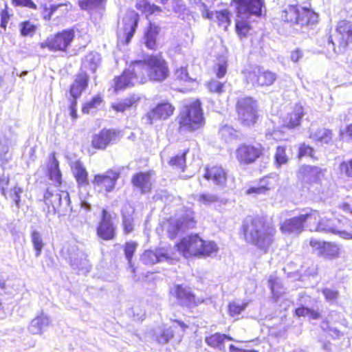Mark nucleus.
<instances>
[{
	"label": "nucleus",
	"instance_id": "obj_25",
	"mask_svg": "<svg viewBox=\"0 0 352 352\" xmlns=\"http://www.w3.org/2000/svg\"><path fill=\"white\" fill-rule=\"evenodd\" d=\"M131 183L141 193H146L151 188V174L148 172H139L132 176Z\"/></svg>",
	"mask_w": 352,
	"mask_h": 352
},
{
	"label": "nucleus",
	"instance_id": "obj_43",
	"mask_svg": "<svg viewBox=\"0 0 352 352\" xmlns=\"http://www.w3.org/2000/svg\"><path fill=\"white\" fill-rule=\"evenodd\" d=\"M174 331L172 327L163 329H158L155 333L156 341L161 344L168 343L173 337Z\"/></svg>",
	"mask_w": 352,
	"mask_h": 352
},
{
	"label": "nucleus",
	"instance_id": "obj_27",
	"mask_svg": "<svg viewBox=\"0 0 352 352\" xmlns=\"http://www.w3.org/2000/svg\"><path fill=\"white\" fill-rule=\"evenodd\" d=\"M89 76L85 72H80L70 86L69 96L79 98L83 91L87 87Z\"/></svg>",
	"mask_w": 352,
	"mask_h": 352
},
{
	"label": "nucleus",
	"instance_id": "obj_35",
	"mask_svg": "<svg viewBox=\"0 0 352 352\" xmlns=\"http://www.w3.org/2000/svg\"><path fill=\"white\" fill-rule=\"evenodd\" d=\"M73 173L76 182L80 186H85L88 184V173L80 161H76L72 166Z\"/></svg>",
	"mask_w": 352,
	"mask_h": 352
},
{
	"label": "nucleus",
	"instance_id": "obj_3",
	"mask_svg": "<svg viewBox=\"0 0 352 352\" xmlns=\"http://www.w3.org/2000/svg\"><path fill=\"white\" fill-rule=\"evenodd\" d=\"M232 3L235 5L238 17L241 19L236 21V32L241 36H245L250 30V25L244 19L252 15L261 16L263 0H233Z\"/></svg>",
	"mask_w": 352,
	"mask_h": 352
},
{
	"label": "nucleus",
	"instance_id": "obj_28",
	"mask_svg": "<svg viewBox=\"0 0 352 352\" xmlns=\"http://www.w3.org/2000/svg\"><path fill=\"white\" fill-rule=\"evenodd\" d=\"M302 217L300 215L285 220L280 225V230L285 234H298L303 230Z\"/></svg>",
	"mask_w": 352,
	"mask_h": 352
},
{
	"label": "nucleus",
	"instance_id": "obj_4",
	"mask_svg": "<svg viewBox=\"0 0 352 352\" xmlns=\"http://www.w3.org/2000/svg\"><path fill=\"white\" fill-rule=\"evenodd\" d=\"M133 71H139L140 74L146 73L147 76L155 81H162L168 74L164 60L157 56H149L144 61H135L133 63Z\"/></svg>",
	"mask_w": 352,
	"mask_h": 352
},
{
	"label": "nucleus",
	"instance_id": "obj_33",
	"mask_svg": "<svg viewBox=\"0 0 352 352\" xmlns=\"http://www.w3.org/2000/svg\"><path fill=\"white\" fill-rule=\"evenodd\" d=\"M225 340H234L226 334H221L219 333H216L210 336H208L205 338V342L206 344L213 348H218L219 350L224 351V341Z\"/></svg>",
	"mask_w": 352,
	"mask_h": 352
},
{
	"label": "nucleus",
	"instance_id": "obj_31",
	"mask_svg": "<svg viewBox=\"0 0 352 352\" xmlns=\"http://www.w3.org/2000/svg\"><path fill=\"white\" fill-rule=\"evenodd\" d=\"M50 324V318L47 316L41 314L32 320L28 330L32 334H41Z\"/></svg>",
	"mask_w": 352,
	"mask_h": 352
},
{
	"label": "nucleus",
	"instance_id": "obj_12",
	"mask_svg": "<svg viewBox=\"0 0 352 352\" xmlns=\"http://www.w3.org/2000/svg\"><path fill=\"white\" fill-rule=\"evenodd\" d=\"M74 38L73 30H64L54 36L49 37L40 44L42 49L47 47L51 51H65Z\"/></svg>",
	"mask_w": 352,
	"mask_h": 352
},
{
	"label": "nucleus",
	"instance_id": "obj_9",
	"mask_svg": "<svg viewBox=\"0 0 352 352\" xmlns=\"http://www.w3.org/2000/svg\"><path fill=\"white\" fill-rule=\"evenodd\" d=\"M320 167L309 165L302 166L300 172L304 175V179L313 182L311 185V190L318 195L320 199H323L329 194V188L327 181H323L324 172Z\"/></svg>",
	"mask_w": 352,
	"mask_h": 352
},
{
	"label": "nucleus",
	"instance_id": "obj_55",
	"mask_svg": "<svg viewBox=\"0 0 352 352\" xmlns=\"http://www.w3.org/2000/svg\"><path fill=\"white\" fill-rule=\"evenodd\" d=\"M248 306L247 302L239 305L236 302H231L229 304V312L231 316H238Z\"/></svg>",
	"mask_w": 352,
	"mask_h": 352
},
{
	"label": "nucleus",
	"instance_id": "obj_58",
	"mask_svg": "<svg viewBox=\"0 0 352 352\" xmlns=\"http://www.w3.org/2000/svg\"><path fill=\"white\" fill-rule=\"evenodd\" d=\"M137 243L135 242H127L124 247V254L129 263L131 264L132 256L136 250Z\"/></svg>",
	"mask_w": 352,
	"mask_h": 352
},
{
	"label": "nucleus",
	"instance_id": "obj_21",
	"mask_svg": "<svg viewBox=\"0 0 352 352\" xmlns=\"http://www.w3.org/2000/svg\"><path fill=\"white\" fill-rule=\"evenodd\" d=\"M139 21V14L134 10L126 12L125 16L122 19L123 32L126 36V43H129L133 36L138 26Z\"/></svg>",
	"mask_w": 352,
	"mask_h": 352
},
{
	"label": "nucleus",
	"instance_id": "obj_63",
	"mask_svg": "<svg viewBox=\"0 0 352 352\" xmlns=\"http://www.w3.org/2000/svg\"><path fill=\"white\" fill-rule=\"evenodd\" d=\"M48 173L59 169V163L55 157L54 154H52L50 158L47 165Z\"/></svg>",
	"mask_w": 352,
	"mask_h": 352
},
{
	"label": "nucleus",
	"instance_id": "obj_32",
	"mask_svg": "<svg viewBox=\"0 0 352 352\" xmlns=\"http://www.w3.org/2000/svg\"><path fill=\"white\" fill-rule=\"evenodd\" d=\"M296 24L302 26L314 24L317 22L318 15L309 9L299 7Z\"/></svg>",
	"mask_w": 352,
	"mask_h": 352
},
{
	"label": "nucleus",
	"instance_id": "obj_29",
	"mask_svg": "<svg viewBox=\"0 0 352 352\" xmlns=\"http://www.w3.org/2000/svg\"><path fill=\"white\" fill-rule=\"evenodd\" d=\"M303 108L300 104H296L292 113H288L283 120L284 126L293 129L300 124L303 116Z\"/></svg>",
	"mask_w": 352,
	"mask_h": 352
},
{
	"label": "nucleus",
	"instance_id": "obj_59",
	"mask_svg": "<svg viewBox=\"0 0 352 352\" xmlns=\"http://www.w3.org/2000/svg\"><path fill=\"white\" fill-rule=\"evenodd\" d=\"M227 61L223 58L222 60H219L217 64V72L216 76L218 78H223L227 72Z\"/></svg>",
	"mask_w": 352,
	"mask_h": 352
},
{
	"label": "nucleus",
	"instance_id": "obj_57",
	"mask_svg": "<svg viewBox=\"0 0 352 352\" xmlns=\"http://www.w3.org/2000/svg\"><path fill=\"white\" fill-rule=\"evenodd\" d=\"M207 87L210 92L221 94L223 91L224 83L212 79L208 82Z\"/></svg>",
	"mask_w": 352,
	"mask_h": 352
},
{
	"label": "nucleus",
	"instance_id": "obj_8",
	"mask_svg": "<svg viewBox=\"0 0 352 352\" xmlns=\"http://www.w3.org/2000/svg\"><path fill=\"white\" fill-rule=\"evenodd\" d=\"M314 230L338 235L344 239H352V222L346 219H321Z\"/></svg>",
	"mask_w": 352,
	"mask_h": 352
},
{
	"label": "nucleus",
	"instance_id": "obj_36",
	"mask_svg": "<svg viewBox=\"0 0 352 352\" xmlns=\"http://www.w3.org/2000/svg\"><path fill=\"white\" fill-rule=\"evenodd\" d=\"M158 34L159 28L150 23L144 37V44L148 49L153 50L155 47Z\"/></svg>",
	"mask_w": 352,
	"mask_h": 352
},
{
	"label": "nucleus",
	"instance_id": "obj_14",
	"mask_svg": "<svg viewBox=\"0 0 352 352\" xmlns=\"http://www.w3.org/2000/svg\"><path fill=\"white\" fill-rule=\"evenodd\" d=\"M68 259L73 269L78 270L82 274L89 272L91 265L87 255L79 249L76 244L69 245L67 250Z\"/></svg>",
	"mask_w": 352,
	"mask_h": 352
},
{
	"label": "nucleus",
	"instance_id": "obj_6",
	"mask_svg": "<svg viewBox=\"0 0 352 352\" xmlns=\"http://www.w3.org/2000/svg\"><path fill=\"white\" fill-rule=\"evenodd\" d=\"M351 43L352 21L341 20L336 25L335 33L328 36L327 47L328 50H332L336 54H341Z\"/></svg>",
	"mask_w": 352,
	"mask_h": 352
},
{
	"label": "nucleus",
	"instance_id": "obj_15",
	"mask_svg": "<svg viewBox=\"0 0 352 352\" xmlns=\"http://www.w3.org/2000/svg\"><path fill=\"white\" fill-rule=\"evenodd\" d=\"M144 74H140L139 71H133V64L125 69L121 76L115 78V91L133 87L136 82L144 83L146 81Z\"/></svg>",
	"mask_w": 352,
	"mask_h": 352
},
{
	"label": "nucleus",
	"instance_id": "obj_7",
	"mask_svg": "<svg viewBox=\"0 0 352 352\" xmlns=\"http://www.w3.org/2000/svg\"><path fill=\"white\" fill-rule=\"evenodd\" d=\"M46 205H51L54 213L65 215L72 211L70 197L68 192L59 190L57 186H50L44 195Z\"/></svg>",
	"mask_w": 352,
	"mask_h": 352
},
{
	"label": "nucleus",
	"instance_id": "obj_47",
	"mask_svg": "<svg viewBox=\"0 0 352 352\" xmlns=\"http://www.w3.org/2000/svg\"><path fill=\"white\" fill-rule=\"evenodd\" d=\"M239 133L232 126L224 125L219 129V135L226 142H230L239 137Z\"/></svg>",
	"mask_w": 352,
	"mask_h": 352
},
{
	"label": "nucleus",
	"instance_id": "obj_54",
	"mask_svg": "<svg viewBox=\"0 0 352 352\" xmlns=\"http://www.w3.org/2000/svg\"><path fill=\"white\" fill-rule=\"evenodd\" d=\"M194 2L197 5L204 18L213 19L214 12L209 11L208 6L204 3L201 2V0H194Z\"/></svg>",
	"mask_w": 352,
	"mask_h": 352
},
{
	"label": "nucleus",
	"instance_id": "obj_16",
	"mask_svg": "<svg viewBox=\"0 0 352 352\" xmlns=\"http://www.w3.org/2000/svg\"><path fill=\"white\" fill-rule=\"evenodd\" d=\"M175 259V254L170 248H160L155 250H146L141 256L146 265H153L160 262L171 263Z\"/></svg>",
	"mask_w": 352,
	"mask_h": 352
},
{
	"label": "nucleus",
	"instance_id": "obj_56",
	"mask_svg": "<svg viewBox=\"0 0 352 352\" xmlns=\"http://www.w3.org/2000/svg\"><path fill=\"white\" fill-rule=\"evenodd\" d=\"M11 158V154L9 153V148L7 144L0 143V161L2 164H6Z\"/></svg>",
	"mask_w": 352,
	"mask_h": 352
},
{
	"label": "nucleus",
	"instance_id": "obj_48",
	"mask_svg": "<svg viewBox=\"0 0 352 352\" xmlns=\"http://www.w3.org/2000/svg\"><path fill=\"white\" fill-rule=\"evenodd\" d=\"M268 284L274 296L277 297L283 292L280 280L276 276L271 275L268 280Z\"/></svg>",
	"mask_w": 352,
	"mask_h": 352
},
{
	"label": "nucleus",
	"instance_id": "obj_5",
	"mask_svg": "<svg viewBox=\"0 0 352 352\" xmlns=\"http://www.w3.org/2000/svg\"><path fill=\"white\" fill-rule=\"evenodd\" d=\"M180 132L194 131L204 124L201 104L199 100L184 107L179 116Z\"/></svg>",
	"mask_w": 352,
	"mask_h": 352
},
{
	"label": "nucleus",
	"instance_id": "obj_61",
	"mask_svg": "<svg viewBox=\"0 0 352 352\" xmlns=\"http://www.w3.org/2000/svg\"><path fill=\"white\" fill-rule=\"evenodd\" d=\"M175 76L177 79L184 81L188 82L191 80V78L188 76V74L186 67H181L175 71Z\"/></svg>",
	"mask_w": 352,
	"mask_h": 352
},
{
	"label": "nucleus",
	"instance_id": "obj_51",
	"mask_svg": "<svg viewBox=\"0 0 352 352\" xmlns=\"http://www.w3.org/2000/svg\"><path fill=\"white\" fill-rule=\"evenodd\" d=\"M23 192V188L16 186L10 190L9 196L14 201L17 209L21 207V196Z\"/></svg>",
	"mask_w": 352,
	"mask_h": 352
},
{
	"label": "nucleus",
	"instance_id": "obj_22",
	"mask_svg": "<svg viewBox=\"0 0 352 352\" xmlns=\"http://www.w3.org/2000/svg\"><path fill=\"white\" fill-rule=\"evenodd\" d=\"M194 221L192 217L186 215L179 219H171L168 224V233L170 239H174L179 232H183L186 229L192 228Z\"/></svg>",
	"mask_w": 352,
	"mask_h": 352
},
{
	"label": "nucleus",
	"instance_id": "obj_13",
	"mask_svg": "<svg viewBox=\"0 0 352 352\" xmlns=\"http://www.w3.org/2000/svg\"><path fill=\"white\" fill-rule=\"evenodd\" d=\"M263 152L261 144H241L235 151V156L240 164L248 165L254 163Z\"/></svg>",
	"mask_w": 352,
	"mask_h": 352
},
{
	"label": "nucleus",
	"instance_id": "obj_26",
	"mask_svg": "<svg viewBox=\"0 0 352 352\" xmlns=\"http://www.w3.org/2000/svg\"><path fill=\"white\" fill-rule=\"evenodd\" d=\"M170 292L176 296L178 302L182 305L190 306L195 303V296L188 287H184L182 285H177L171 289Z\"/></svg>",
	"mask_w": 352,
	"mask_h": 352
},
{
	"label": "nucleus",
	"instance_id": "obj_62",
	"mask_svg": "<svg viewBox=\"0 0 352 352\" xmlns=\"http://www.w3.org/2000/svg\"><path fill=\"white\" fill-rule=\"evenodd\" d=\"M13 5L16 6H22L36 10V5L32 1V0H12Z\"/></svg>",
	"mask_w": 352,
	"mask_h": 352
},
{
	"label": "nucleus",
	"instance_id": "obj_50",
	"mask_svg": "<svg viewBox=\"0 0 352 352\" xmlns=\"http://www.w3.org/2000/svg\"><path fill=\"white\" fill-rule=\"evenodd\" d=\"M188 150L184 151L181 154L176 155L175 156L170 158L169 161V164L173 167H176L178 168L182 169L184 171V168L186 164V155L188 153Z\"/></svg>",
	"mask_w": 352,
	"mask_h": 352
},
{
	"label": "nucleus",
	"instance_id": "obj_20",
	"mask_svg": "<svg viewBox=\"0 0 352 352\" xmlns=\"http://www.w3.org/2000/svg\"><path fill=\"white\" fill-rule=\"evenodd\" d=\"M310 245L314 251L320 256L327 258H333L338 254L339 248L336 244L321 241L315 239H311L309 242Z\"/></svg>",
	"mask_w": 352,
	"mask_h": 352
},
{
	"label": "nucleus",
	"instance_id": "obj_60",
	"mask_svg": "<svg viewBox=\"0 0 352 352\" xmlns=\"http://www.w3.org/2000/svg\"><path fill=\"white\" fill-rule=\"evenodd\" d=\"M299 153H298V157L301 158L302 157L305 156H309L313 157L314 155V148L309 145H307L305 144H302L299 146Z\"/></svg>",
	"mask_w": 352,
	"mask_h": 352
},
{
	"label": "nucleus",
	"instance_id": "obj_39",
	"mask_svg": "<svg viewBox=\"0 0 352 352\" xmlns=\"http://www.w3.org/2000/svg\"><path fill=\"white\" fill-rule=\"evenodd\" d=\"M195 199L200 204L210 206L217 202H222V200L215 194L208 192H201L195 197Z\"/></svg>",
	"mask_w": 352,
	"mask_h": 352
},
{
	"label": "nucleus",
	"instance_id": "obj_37",
	"mask_svg": "<svg viewBox=\"0 0 352 352\" xmlns=\"http://www.w3.org/2000/svg\"><path fill=\"white\" fill-rule=\"evenodd\" d=\"M100 63V55L96 52H91L87 54L82 60V67L95 72Z\"/></svg>",
	"mask_w": 352,
	"mask_h": 352
},
{
	"label": "nucleus",
	"instance_id": "obj_52",
	"mask_svg": "<svg viewBox=\"0 0 352 352\" xmlns=\"http://www.w3.org/2000/svg\"><path fill=\"white\" fill-rule=\"evenodd\" d=\"M295 314L298 317L307 316L311 319H317L319 318V314L318 312L305 307L296 309Z\"/></svg>",
	"mask_w": 352,
	"mask_h": 352
},
{
	"label": "nucleus",
	"instance_id": "obj_23",
	"mask_svg": "<svg viewBox=\"0 0 352 352\" xmlns=\"http://www.w3.org/2000/svg\"><path fill=\"white\" fill-rule=\"evenodd\" d=\"M204 173V178L207 180H211L214 185L224 186L227 179V173L226 170L219 166L206 167Z\"/></svg>",
	"mask_w": 352,
	"mask_h": 352
},
{
	"label": "nucleus",
	"instance_id": "obj_2",
	"mask_svg": "<svg viewBox=\"0 0 352 352\" xmlns=\"http://www.w3.org/2000/svg\"><path fill=\"white\" fill-rule=\"evenodd\" d=\"M177 251L185 258L192 256H211L218 252V247L214 241H204L197 234L182 238L175 244Z\"/></svg>",
	"mask_w": 352,
	"mask_h": 352
},
{
	"label": "nucleus",
	"instance_id": "obj_24",
	"mask_svg": "<svg viewBox=\"0 0 352 352\" xmlns=\"http://www.w3.org/2000/svg\"><path fill=\"white\" fill-rule=\"evenodd\" d=\"M174 109L175 108L170 103L162 102L151 110L147 117L151 123L157 120H165L173 114Z\"/></svg>",
	"mask_w": 352,
	"mask_h": 352
},
{
	"label": "nucleus",
	"instance_id": "obj_45",
	"mask_svg": "<svg viewBox=\"0 0 352 352\" xmlns=\"http://www.w3.org/2000/svg\"><path fill=\"white\" fill-rule=\"evenodd\" d=\"M31 241L35 250L36 257H39L44 247V243L41 233L37 230H33L31 232Z\"/></svg>",
	"mask_w": 352,
	"mask_h": 352
},
{
	"label": "nucleus",
	"instance_id": "obj_34",
	"mask_svg": "<svg viewBox=\"0 0 352 352\" xmlns=\"http://www.w3.org/2000/svg\"><path fill=\"white\" fill-rule=\"evenodd\" d=\"M309 138L321 144H329L332 141L333 133L328 129H318L314 132H311Z\"/></svg>",
	"mask_w": 352,
	"mask_h": 352
},
{
	"label": "nucleus",
	"instance_id": "obj_18",
	"mask_svg": "<svg viewBox=\"0 0 352 352\" xmlns=\"http://www.w3.org/2000/svg\"><path fill=\"white\" fill-rule=\"evenodd\" d=\"M116 226L112 221L111 215L103 209L102 216L97 227V234L103 240L109 241L114 238Z\"/></svg>",
	"mask_w": 352,
	"mask_h": 352
},
{
	"label": "nucleus",
	"instance_id": "obj_46",
	"mask_svg": "<svg viewBox=\"0 0 352 352\" xmlns=\"http://www.w3.org/2000/svg\"><path fill=\"white\" fill-rule=\"evenodd\" d=\"M105 3L106 0H82L80 6L82 10L91 11L104 8Z\"/></svg>",
	"mask_w": 352,
	"mask_h": 352
},
{
	"label": "nucleus",
	"instance_id": "obj_30",
	"mask_svg": "<svg viewBox=\"0 0 352 352\" xmlns=\"http://www.w3.org/2000/svg\"><path fill=\"white\" fill-rule=\"evenodd\" d=\"M135 209L130 204L124 206L122 210V226L126 234L131 233L134 228L133 213Z\"/></svg>",
	"mask_w": 352,
	"mask_h": 352
},
{
	"label": "nucleus",
	"instance_id": "obj_17",
	"mask_svg": "<svg viewBox=\"0 0 352 352\" xmlns=\"http://www.w3.org/2000/svg\"><path fill=\"white\" fill-rule=\"evenodd\" d=\"M119 178V173L113 170H109L102 174L96 175L93 184L99 192H110L116 186Z\"/></svg>",
	"mask_w": 352,
	"mask_h": 352
},
{
	"label": "nucleus",
	"instance_id": "obj_49",
	"mask_svg": "<svg viewBox=\"0 0 352 352\" xmlns=\"http://www.w3.org/2000/svg\"><path fill=\"white\" fill-rule=\"evenodd\" d=\"M102 102V98L100 96H95L90 101L87 102L84 104L82 107V112L85 113H89L96 109L101 104Z\"/></svg>",
	"mask_w": 352,
	"mask_h": 352
},
{
	"label": "nucleus",
	"instance_id": "obj_44",
	"mask_svg": "<svg viewBox=\"0 0 352 352\" xmlns=\"http://www.w3.org/2000/svg\"><path fill=\"white\" fill-rule=\"evenodd\" d=\"M300 217H302L303 224L307 222L310 226L316 225V226L318 221L321 219L319 212L310 208L305 210V213L301 214Z\"/></svg>",
	"mask_w": 352,
	"mask_h": 352
},
{
	"label": "nucleus",
	"instance_id": "obj_10",
	"mask_svg": "<svg viewBox=\"0 0 352 352\" xmlns=\"http://www.w3.org/2000/svg\"><path fill=\"white\" fill-rule=\"evenodd\" d=\"M236 109L239 120L246 126L256 123L258 116V103L252 97H241L237 100Z\"/></svg>",
	"mask_w": 352,
	"mask_h": 352
},
{
	"label": "nucleus",
	"instance_id": "obj_41",
	"mask_svg": "<svg viewBox=\"0 0 352 352\" xmlns=\"http://www.w3.org/2000/svg\"><path fill=\"white\" fill-rule=\"evenodd\" d=\"M299 7L297 6H288L281 13V19L285 22L296 23Z\"/></svg>",
	"mask_w": 352,
	"mask_h": 352
},
{
	"label": "nucleus",
	"instance_id": "obj_38",
	"mask_svg": "<svg viewBox=\"0 0 352 352\" xmlns=\"http://www.w3.org/2000/svg\"><path fill=\"white\" fill-rule=\"evenodd\" d=\"M212 20L217 22L219 26L226 31L230 24V12L227 10L215 11Z\"/></svg>",
	"mask_w": 352,
	"mask_h": 352
},
{
	"label": "nucleus",
	"instance_id": "obj_42",
	"mask_svg": "<svg viewBox=\"0 0 352 352\" xmlns=\"http://www.w3.org/2000/svg\"><path fill=\"white\" fill-rule=\"evenodd\" d=\"M289 161V157L286 153V147L284 146H278L274 154V165L276 168H280L286 164Z\"/></svg>",
	"mask_w": 352,
	"mask_h": 352
},
{
	"label": "nucleus",
	"instance_id": "obj_11",
	"mask_svg": "<svg viewBox=\"0 0 352 352\" xmlns=\"http://www.w3.org/2000/svg\"><path fill=\"white\" fill-rule=\"evenodd\" d=\"M243 74L246 82L254 87L270 86L274 84L277 78L276 73L270 70H264L258 66H253L244 69Z\"/></svg>",
	"mask_w": 352,
	"mask_h": 352
},
{
	"label": "nucleus",
	"instance_id": "obj_1",
	"mask_svg": "<svg viewBox=\"0 0 352 352\" xmlns=\"http://www.w3.org/2000/svg\"><path fill=\"white\" fill-rule=\"evenodd\" d=\"M245 241L265 252L273 241L276 229L267 225L263 219L254 218L250 223L243 225Z\"/></svg>",
	"mask_w": 352,
	"mask_h": 352
},
{
	"label": "nucleus",
	"instance_id": "obj_40",
	"mask_svg": "<svg viewBox=\"0 0 352 352\" xmlns=\"http://www.w3.org/2000/svg\"><path fill=\"white\" fill-rule=\"evenodd\" d=\"M140 99V96L138 95H133L129 98L124 99L123 101H120L117 103H113L112 104V108L116 111L123 112L127 108L135 104Z\"/></svg>",
	"mask_w": 352,
	"mask_h": 352
},
{
	"label": "nucleus",
	"instance_id": "obj_19",
	"mask_svg": "<svg viewBox=\"0 0 352 352\" xmlns=\"http://www.w3.org/2000/svg\"><path fill=\"white\" fill-rule=\"evenodd\" d=\"M119 140V132L114 129H102L93 136L92 146L98 149H104L109 144H113Z\"/></svg>",
	"mask_w": 352,
	"mask_h": 352
},
{
	"label": "nucleus",
	"instance_id": "obj_53",
	"mask_svg": "<svg viewBox=\"0 0 352 352\" xmlns=\"http://www.w3.org/2000/svg\"><path fill=\"white\" fill-rule=\"evenodd\" d=\"M20 27L21 34L24 36H32L36 29V26L28 21L21 23Z\"/></svg>",
	"mask_w": 352,
	"mask_h": 352
},
{
	"label": "nucleus",
	"instance_id": "obj_64",
	"mask_svg": "<svg viewBox=\"0 0 352 352\" xmlns=\"http://www.w3.org/2000/svg\"><path fill=\"white\" fill-rule=\"evenodd\" d=\"M340 169L347 176L352 177V160L346 162H342L340 164Z\"/></svg>",
	"mask_w": 352,
	"mask_h": 352
}]
</instances>
